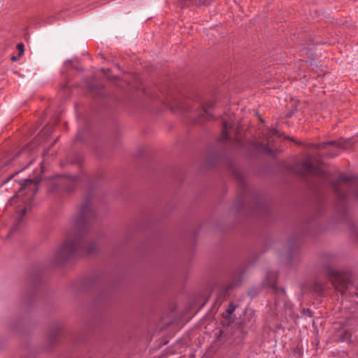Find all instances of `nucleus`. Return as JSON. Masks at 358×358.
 <instances>
[{
	"label": "nucleus",
	"instance_id": "obj_1",
	"mask_svg": "<svg viewBox=\"0 0 358 358\" xmlns=\"http://www.w3.org/2000/svg\"><path fill=\"white\" fill-rule=\"evenodd\" d=\"M94 217L95 212L91 201L87 199L78 214L73 217L71 229L66 234L64 243L54 255L55 262H65L82 252L92 254L96 251V243L94 242L87 243L85 240L90 223Z\"/></svg>",
	"mask_w": 358,
	"mask_h": 358
},
{
	"label": "nucleus",
	"instance_id": "obj_2",
	"mask_svg": "<svg viewBox=\"0 0 358 358\" xmlns=\"http://www.w3.org/2000/svg\"><path fill=\"white\" fill-rule=\"evenodd\" d=\"M38 183L33 179H26L20 185L19 192L16 193L8 202L7 206H15L16 208L15 224L11 230L14 232L17 229L18 225L22 221L27 210L30 208L32 197L38 191Z\"/></svg>",
	"mask_w": 358,
	"mask_h": 358
},
{
	"label": "nucleus",
	"instance_id": "obj_3",
	"mask_svg": "<svg viewBox=\"0 0 358 358\" xmlns=\"http://www.w3.org/2000/svg\"><path fill=\"white\" fill-rule=\"evenodd\" d=\"M332 186L337 195L338 210H345L346 200L351 193L358 199V177L341 174L338 179L332 182Z\"/></svg>",
	"mask_w": 358,
	"mask_h": 358
},
{
	"label": "nucleus",
	"instance_id": "obj_4",
	"mask_svg": "<svg viewBox=\"0 0 358 358\" xmlns=\"http://www.w3.org/2000/svg\"><path fill=\"white\" fill-rule=\"evenodd\" d=\"M326 274L335 289L341 294L349 292L350 294H357L355 291H351L355 288L350 280V275L347 271H338L331 267H327Z\"/></svg>",
	"mask_w": 358,
	"mask_h": 358
},
{
	"label": "nucleus",
	"instance_id": "obj_5",
	"mask_svg": "<svg viewBox=\"0 0 358 358\" xmlns=\"http://www.w3.org/2000/svg\"><path fill=\"white\" fill-rule=\"evenodd\" d=\"M295 171L301 176H306L308 174H313L320 177H324L326 172L320 166H315L313 164L312 158L308 157L301 162L296 164Z\"/></svg>",
	"mask_w": 358,
	"mask_h": 358
},
{
	"label": "nucleus",
	"instance_id": "obj_6",
	"mask_svg": "<svg viewBox=\"0 0 358 358\" xmlns=\"http://www.w3.org/2000/svg\"><path fill=\"white\" fill-rule=\"evenodd\" d=\"M234 125V121L232 119H229L228 120H223L222 122V129L221 136L219 138V141L221 142H226L230 139L229 136V131Z\"/></svg>",
	"mask_w": 358,
	"mask_h": 358
},
{
	"label": "nucleus",
	"instance_id": "obj_7",
	"mask_svg": "<svg viewBox=\"0 0 358 358\" xmlns=\"http://www.w3.org/2000/svg\"><path fill=\"white\" fill-rule=\"evenodd\" d=\"M327 145H331L336 148L335 152H329L328 153V155L329 157H332L338 155L340 148H344V145L342 142L336 141H327V142H324V143L317 144V149H323V148H325L326 146H327Z\"/></svg>",
	"mask_w": 358,
	"mask_h": 358
},
{
	"label": "nucleus",
	"instance_id": "obj_8",
	"mask_svg": "<svg viewBox=\"0 0 358 358\" xmlns=\"http://www.w3.org/2000/svg\"><path fill=\"white\" fill-rule=\"evenodd\" d=\"M213 0H180L179 5L181 8L187 7L189 6H201L208 4Z\"/></svg>",
	"mask_w": 358,
	"mask_h": 358
},
{
	"label": "nucleus",
	"instance_id": "obj_9",
	"mask_svg": "<svg viewBox=\"0 0 358 358\" xmlns=\"http://www.w3.org/2000/svg\"><path fill=\"white\" fill-rule=\"evenodd\" d=\"M326 285L320 282H315L313 285V290L316 294L321 295L325 289Z\"/></svg>",
	"mask_w": 358,
	"mask_h": 358
},
{
	"label": "nucleus",
	"instance_id": "obj_10",
	"mask_svg": "<svg viewBox=\"0 0 358 358\" xmlns=\"http://www.w3.org/2000/svg\"><path fill=\"white\" fill-rule=\"evenodd\" d=\"M201 117H204L207 120H210L213 118V116L212 114L210 113L208 111V108H205L203 111L200 115Z\"/></svg>",
	"mask_w": 358,
	"mask_h": 358
},
{
	"label": "nucleus",
	"instance_id": "obj_11",
	"mask_svg": "<svg viewBox=\"0 0 358 358\" xmlns=\"http://www.w3.org/2000/svg\"><path fill=\"white\" fill-rule=\"evenodd\" d=\"M236 309V306L233 304V303H230L227 310V315L226 317L227 316H229L230 315H231L234 310Z\"/></svg>",
	"mask_w": 358,
	"mask_h": 358
},
{
	"label": "nucleus",
	"instance_id": "obj_12",
	"mask_svg": "<svg viewBox=\"0 0 358 358\" xmlns=\"http://www.w3.org/2000/svg\"><path fill=\"white\" fill-rule=\"evenodd\" d=\"M24 44L22 43H20L17 45V49L19 51V53L20 55L24 53Z\"/></svg>",
	"mask_w": 358,
	"mask_h": 358
},
{
	"label": "nucleus",
	"instance_id": "obj_13",
	"mask_svg": "<svg viewBox=\"0 0 358 358\" xmlns=\"http://www.w3.org/2000/svg\"><path fill=\"white\" fill-rule=\"evenodd\" d=\"M177 108L180 110H189L188 108H186L184 106H182L180 103L177 105Z\"/></svg>",
	"mask_w": 358,
	"mask_h": 358
},
{
	"label": "nucleus",
	"instance_id": "obj_14",
	"mask_svg": "<svg viewBox=\"0 0 358 358\" xmlns=\"http://www.w3.org/2000/svg\"><path fill=\"white\" fill-rule=\"evenodd\" d=\"M31 145H28L27 147L24 148V149L20 152V153H19L18 155H22V154H23V153L27 152V151H28V150H29L31 149V148H30V147H31Z\"/></svg>",
	"mask_w": 358,
	"mask_h": 358
},
{
	"label": "nucleus",
	"instance_id": "obj_15",
	"mask_svg": "<svg viewBox=\"0 0 358 358\" xmlns=\"http://www.w3.org/2000/svg\"><path fill=\"white\" fill-rule=\"evenodd\" d=\"M264 150L268 153L271 152V149L268 147V145H265Z\"/></svg>",
	"mask_w": 358,
	"mask_h": 358
},
{
	"label": "nucleus",
	"instance_id": "obj_16",
	"mask_svg": "<svg viewBox=\"0 0 358 358\" xmlns=\"http://www.w3.org/2000/svg\"><path fill=\"white\" fill-rule=\"evenodd\" d=\"M11 59L13 61H16L17 59V57H15V56L12 57Z\"/></svg>",
	"mask_w": 358,
	"mask_h": 358
},
{
	"label": "nucleus",
	"instance_id": "obj_17",
	"mask_svg": "<svg viewBox=\"0 0 358 358\" xmlns=\"http://www.w3.org/2000/svg\"><path fill=\"white\" fill-rule=\"evenodd\" d=\"M32 161L33 160H30L29 162L28 163V164L24 168L29 166L32 163Z\"/></svg>",
	"mask_w": 358,
	"mask_h": 358
},
{
	"label": "nucleus",
	"instance_id": "obj_18",
	"mask_svg": "<svg viewBox=\"0 0 358 358\" xmlns=\"http://www.w3.org/2000/svg\"><path fill=\"white\" fill-rule=\"evenodd\" d=\"M76 137H77V138H78V139H81V137H80V134H78V135H77V136H76Z\"/></svg>",
	"mask_w": 358,
	"mask_h": 358
},
{
	"label": "nucleus",
	"instance_id": "obj_19",
	"mask_svg": "<svg viewBox=\"0 0 358 358\" xmlns=\"http://www.w3.org/2000/svg\"><path fill=\"white\" fill-rule=\"evenodd\" d=\"M17 173H18V172H15V175H16V174H17ZM13 176H14V174H13V175H11L8 179H10V178H13Z\"/></svg>",
	"mask_w": 358,
	"mask_h": 358
},
{
	"label": "nucleus",
	"instance_id": "obj_20",
	"mask_svg": "<svg viewBox=\"0 0 358 358\" xmlns=\"http://www.w3.org/2000/svg\"><path fill=\"white\" fill-rule=\"evenodd\" d=\"M273 134H276L277 131L274 129V130L273 131Z\"/></svg>",
	"mask_w": 358,
	"mask_h": 358
},
{
	"label": "nucleus",
	"instance_id": "obj_21",
	"mask_svg": "<svg viewBox=\"0 0 358 358\" xmlns=\"http://www.w3.org/2000/svg\"><path fill=\"white\" fill-rule=\"evenodd\" d=\"M357 289H358V287H357Z\"/></svg>",
	"mask_w": 358,
	"mask_h": 358
}]
</instances>
